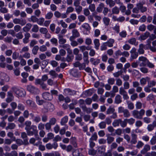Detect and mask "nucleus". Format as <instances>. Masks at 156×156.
<instances>
[{
  "label": "nucleus",
  "mask_w": 156,
  "mask_h": 156,
  "mask_svg": "<svg viewBox=\"0 0 156 156\" xmlns=\"http://www.w3.org/2000/svg\"><path fill=\"white\" fill-rule=\"evenodd\" d=\"M26 132L28 136H32L34 135L36 140H38L41 139L38 134V130L36 126L31 125L30 128L26 130Z\"/></svg>",
  "instance_id": "1"
},
{
  "label": "nucleus",
  "mask_w": 156,
  "mask_h": 156,
  "mask_svg": "<svg viewBox=\"0 0 156 156\" xmlns=\"http://www.w3.org/2000/svg\"><path fill=\"white\" fill-rule=\"evenodd\" d=\"M145 113V110L143 109H140L139 111L134 110L132 111V114L133 117L138 119H142Z\"/></svg>",
  "instance_id": "2"
},
{
  "label": "nucleus",
  "mask_w": 156,
  "mask_h": 156,
  "mask_svg": "<svg viewBox=\"0 0 156 156\" xmlns=\"http://www.w3.org/2000/svg\"><path fill=\"white\" fill-rule=\"evenodd\" d=\"M80 29L82 30L84 34H88L90 33L91 27L88 23H84L80 27Z\"/></svg>",
  "instance_id": "3"
},
{
  "label": "nucleus",
  "mask_w": 156,
  "mask_h": 156,
  "mask_svg": "<svg viewBox=\"0 0 156 156\" xmlns=\"http://www.w3.org/2000/svg\"><path fill=\"white\" fill-rule=\"evenodd\" d=\"M145 2L144 0H143L140 2L136 5L137 7L139 9L140 11L142 13L146 12L147 10V7L144 6L143 5L145 4Z\"/></svg>",
  "instance_id": "4"
},
{
  "label": "nucleus",
  "mask_w": 156,
  "mask_h": 156,
  "mask_svg": "<svg viewBox=\"0 0 156 156\" xmlns=\"http://www.w3.org/2000/svg\"><path fill=\"white\" fill-rule=\"evenodd\" d=\"M138 60V63L140 67L145 66L148 60L146 58L143 56L139 57Z\"/></svg>",
  "instance_id": "5"
},
{
  "label": "nucleus",
  "mask_w": 156,
  "mask_h": 156,
  "mask_svg": "<svg viewBox=\"0 0 156 156\" xmlns=\"http://www.w3.org/2000/svg\"><path fill=\"white\" fill-rule=\"evenodd\" d=\"M13 23L15 24H19L21 26H23L26 23V20L23 19L15 18L13 20Z\"/></svg>",
  "instance_id": "6"
},
{
  "label": "nucleus",
  "mask_w": 156,
  "mask_h": 156,
  "mask_svg": "<svg viewBox=\"0 0 156 156\" xmlns=\"http://www.w3.org/2000/svg\"><path fill=\"white\" fill-rule=\"evenodd\" d=\"M27 89L30 92L34 94L39 93V90L38 88L31 85H28Z\"/></svg>",
  "instance_id": "7"
},
{
  "label": "nucleus",
  "mask_w": 156,
  "mask_h": 156,
  "mask_svg": "<svg viewBox=\"0 0 156 156\" xmlns=\"http://www.w3.org/2000/svg\"><path fill=\"white\" fill-rule=\"evenodd\" d=\"M136 51V49L135 48H133L130 51L131 55L130 60V61H132L133 60L136 59L138 57V54Z\"/></svg>",
  "instance_id": "8"
},
{
  "label": "nucleus",
  "mask_w": 156,
  "mask_h": 156,
  "mask_svg": "<svg viewBox=\"0 0 156 156\" xmlns=\"http://www.w3.org/2000/svg\"><path fill=\"white\" fill-rule=\"evenodd\" d=\"M119 93L123 96V98L124 99L127 100L129 98V97L128 95L127 92L122 87L119 88Z\"/></svg>",
  "instance_id": "9"
},
{
  "label": "nucleus",
  "mask_w": 156,
  "mask_h": 156,
  "mask_svg": "<svg viewBox=\"0 0 156 156\" xmlns=\"http://www.w3.org/2000/svg\"><path fill=\"white\" fill-rule=\"evenodd\" d=\"M72 35L70 37V39H74L79 38L80 36L79 32L76 29H73L72 31Z\"/></svg>",
  "instance_id": "10"
},
{
  "label": "nucleus",
  "mask_w": 156,
  "mask_h": 156,
  "mask_svg": "<svg viewBox=\"0 0 156 156\" xmlns=\"http://www.w3.org/2000/svg\"><path fill=\"white\" fill-rule=\"evenodd\" d=\"M45 146L48 150H51L52 148L56 149L58 147V144L56 142H54L52 144L50 143H48L46 144Z\"/></svg>",
  "instance_id": "11"
},
{
  "label": "nucleus",
  "mask_w": 156,
  "mask_h": 156,
  "mask_svg": "<svg viewBox=\"0 0 156 156\" xmlns=\"http://www.w3.org/2000/svg\"><path fill=\"white\" fill-rule=\"evenodd\" d=\"M153 40H147V44L145 45V49H150L153 51H155L156 50L155 48L151 46V44L152 41Z\"/></svg>",
  "instance_id": "12"
},
{
  "label": "nucleus",
  "mask_w": 156,
  "mask_h": 156,
  "mask_svg": "<svg viewBox=\"0 0 156 156\" xmlns=\"http://www.w3.org/2000/svg\"><path fill=\"white\" fill-rule=\"evenodd\" d=\"M44 108L46 109V112L48 110L52 111L53 110L54 106L50 103H45L44 104Z\"/></svg>",
  "instance_id": "13"
},
{
  "label": "nucleus",
  "mask_w": 156,
  "mask_h": 156,
  "mask_svg": "<svg viewBox=\"0 0 156 156\" xmlns=\"http://www.w3.org/2000/svg\"><path fill=\"white\" fill-rule=\"evenodd\" d=\"M43 98L47 100H51L53 98L52 96L48 92H45L42 94Z\"/></svg>",
  "instance_id": "14"
},
{
  "label": "nucleus",
  "mask_w": 156,
  "mask_h": 156,
  "mask_svg": "<svg viewBox=\"0 0 156 156\" xmlns=\"http://www.w3.org/2000/svg\"><path fill=\"white\" fill-rule=\"evenodd\" d=\"M7 97L5 101L7 103L10 102L14 99V97L12 91H9L7 92Z\"/></svg>",
  "instance_id": "15"
},
{
  "label": "nucleus",
  "mask_w": 156,
  "mask_h": 156,
  "mask_svg": "<svg viewBox=\"0 0 156 156\" xmlns=\"http://www.w3.org/2000/svg\"><path fill=\"white\" fill-rule=\"evenodd\" d=\"M21 137L23 140V144L25 145L28 144V138L27 133L25 132H23L21 133Z\"/></svg>",
  "instance_id": "16"
},
{
  "label": "nucleus",
  "mask_w": 156,
  "mask_h": 156,
  "mask_svg": "<svg viewBox=\"0 0 156 156\" xmlns=\"http://www.w3.org/2000/svg\"><path fill=\"white\" fill-rule=\"evenodd\" d=\"M131 139L130 143L132 144H135L137 142V135L135 133H132L131 134Z\"/></svg>",
  "instance_id": "17"
},
{
  "label": "nucleus",
  "mask_w": 156,
  "mask_h": 156,
  "mask_svg": "<svg viewBox=\"0 0 156 156\" xmlns=\"http://www.w3.org/2000/svg\"><path fill=\"white\" fill-rule=\"evenodd\" d=\"M73 65L75 67H79L80 70L83 69L86 67V65L85 63L81 64L79 62H75L73 64Z\"/></svg>",
  "instance_id": "18"
},
{
  "label": "nucleus",
  "mask_w": 156,
  "mask_h": 156,
  "mask_svg": "<svg viewBox=\"0 0 156 156\" xmlns=\"http://www.w3.org/2000/svg\"><path fill=\"white\" fill-rule=\"evenodd\" d=\"M25 95L26 92L25 90L23 88H19L16 96L17 97H24Z\"/></svg>",
  "instance_id": "19"
},
{
  "label": "nucleus",
  "mask_w": 156,
  "mask_h": 156,
  "mask_svg": "<svg viewBox=\"0 0 156 156\" xmlns=\"http://www.w3.org/2000/svg\"><path fill=\"white\" fill-rule=\"evenodd\" d=\"M90 61L91 64L94 65H97L100 62L99 59H95L94 58H90Z\"/></svg>",
  "instance_id": "20"
},
{
  "label": "nucleus",
  "mask_w": 156,
  "mask_h": 156,
  "mask_svg": "<svg viewBox=\"0 0 156 156\" xmlns=\"http://www.w3.org/2000/svg\"><path fill=\"white\" fill-rule=\"evenodd\" d=\"M150 150V146L148 144H146L144 146L143 149L141 151V153L142 154H144Z\"/></svg>",
  "instance_id": "21"
},
{
  "label": "nucleus",
  "mask_w": 156,
  "mask_h": 156,
  "mask_svg": "<svg viewBox=\"0 0 156 156\" xmlns=\"http://www.w3.org/2000/svg\"><path fill=\"white\" fill-rule=\"evenodd\" d=\"M84 112H86L87 114L90 113L92 111V109L90 108H87L85 105L82 106L81 107Z\"/></svg>",
  "instance_id": "22"
},
{
  "label": "nucleus",
  "mask_w": 156,
  "mask_h": 156,
  "mask_svg": "<svg viewBox=\"0 0 156 156\" xmlns=\"http://www.w3.org/2000/svg\"><path fill=\"white\" fill-rule=\"evenodd\" d=\"M122 101V98L121 96L119 94L117 95L115 98V103L116 104H119Z\"/></svg>",
  "instance_id": "23"
},
{
  "label": "nucleus",
  "mask_w": 156,
  "mask_h": 156,
  "mask_svg": "<svg viewBox=\"0 0 156 156\" xmlns=\"http://www.w3.org/2000/svg\"><path fill=\"white\" fill-rule=\"evenodd\" d=\"M145 45H144L143 44H141L139 45V48L138 50V52L139 54H142L144 53V49H145Z\"/></svg>",
  "instance_id": "24"
},
{
  "label": "nucleus",
  "mask_w": 156,
  "mask_h": 156,
  "mask_svg": "<svg viewBox=\"0 0 156 156\" xmlns=\"http://www.w3.org/2000/svg\"><path fill=\"white\" fill-rule=\"evenodd\" d=\"M32 26L30 23H28L23 28V30L24 32H28L29 31Z\"/></svg>",
  "instance_id": "25"
},
{
  "label": "nucleus",
  "mask_w": 156,
  "mask_h": 156,
  "mask_svg": "<svg viewBox=\"0 0 156 156\" xmlns=\"http://www.w3.org/2000/svg\"><path fill=\"white\" fill-rule=\"evenodd\" d=\"M104 5L102 3H100L96 9V10L98 12H101L102 11L103 9L104 8Z\"/></svg>",
  "instance_id": "26"
},
{
  "label": "nucleus",
  "mask_w": 156,
  "mask_h": 156,
  "mask_svg": "<svg viewBox=\"0 0 156 156\" xmlns=\"http://www.w3.org/2000/svg\"><path fill=\"white\" fill-rule=\"evenodd\" d=\"M150 78L148 77H146L145 78H142L140 80V83L141 85H144L146 83L147 81L150 80Z\"/></svg>",
  "instance_id": "27"
},
{
  "label": "nucleus",
  "mask_w": 156,
  "mask_h": 156,
  "mask_svg": "<svg viewBox=\"0 0 156 156\" xmlns=\"http://www.w3.org/2000/svg\"><path fill=\"white\" fill-rule=\"evenodd\" d=\"M68 121V117L67 116H64L61 119L60 122V124L62 126L64 125Z\"/></svg>",
  "instance_id": "28"
},
{
  "label": "nucleus",
  "mask_w": 156,
  "mask_h": 156,
  "mask_svg": "<svg viewBox=\"0 0 156 156\" xmlns=\"http://www.w3.org/2000/svg\"><path fill=\"white\" fill-rule=\"evenodd\" d=\"M70 143L73 145L74 147H77V144L76 143V138L75 137H72L70 140Z\"/></svg>",
  "instance_id": "29"
},
{
  "label": "nucleus",
  "mask_w": 156,
  "mask_h": 156,
  "mask_svg": "<svg viewBox=\"0 0 156 156\" xmlns=\"http://www.w3.org/2000/svg\"><path fill=\"white\" fill-rule=\"evenodd\" d=\"M120 121L121 119H120L115 120L112 123L113 126L115 127L119 126Z\"/></svg>",
  "instance_id": "30"
},
{
  "label": "nucleus",
  "mask_w": 156,
  "mask_h": 156,
  "mask_svg": "<svg viewBox=\"0 0 156 156\" xmlns=\"http://www.w3.org/2000/svg\"><path fill=\"white\" fill-rule=\"evenodd\" d=\"M126 103L128 105V108L130 110H132L134 108V106L133 104L130 101H126Z\"/></svg>",
  "instance_id": "31"
},
{
  "label": "nucleus",
  "mask_w": 156,
  "mask_h": 156,
  "mask_svg": "<svg viewBox=\"0 0 156 156\" xmlns=\"http://www.w3.org/2000/svg\"><path fill=\"white\" fill-rule=\"evenodd\" d=\"M106 136L107 137L106 140L108 144H110L114 141V138L113 137L109 135H107Z\"/></svg>",
  "instance_id": "32"
},
{
  "label": "nucleus",
  "mask_w": 156,
  "mask_h": 156,
  "mask_svg": "<svg viewBox=\"0 0 156 156\" xmlns=\"http://www.w3.org/2000/svg\"><path fill=\"white\" fill-rule=\"evenodd\" d=\"M106 4L108 5L111 8L113 7L115 5V2L113 0H106Z\"/></svg>",
  "instance_id": "33"
},
{
  "label": "nucleus",
  "mask_w": 156,
  "mask_h": 156,
  "mask_svg": "<svg viewBox=\"0 0 156 156\" xmlns=\"http://www.w3.org/2000/svg\"><path fill=\"white\" fill-rule=\"evenodd\" d=\"M31 122L30 121L27 120L25 121V129L26 131L30 128L31 126Z\"/></svg>",
  "instance_id": "34"
},
{
  "label": "nucleus",
  "mask_w": 156,
  "mask_h": 156,
  "mask_svg": "<svg viewBox=\"0 0 156 156\" xmlns=\"http://www.w3.org/2000/svg\"><path fill=\"white\" fill-rule=\"evenodd\" d=\"M16 125L13 123H9L7 126L6 127V129L8 130L9 129H14L16 127Z\"/></svg>",
  "instance_id": "35"
},
{
  "label": "nucleus",
  "mask_w": 156,
  "mask_h": 156,
  "mask_svg": "<svg viewBox=\"0 0 156 156\" xmlns=\"http://www.w3.org/2000/svg\"><path fill=\"white\" fill-rule=\"evenodd\" d=\"M57 23L58 25H61V26L64 28H66L67 27V25L63 20H61L58 22Z\"/></svg>",
  "instance_id": "36"
},
{
  "label": "nucleus",
  "mask_w": 156,
  "mask_h": 156,
  "mask_svg": "<svg viewBox=\"0 0 156 156\" xmlns=\"http://www.w3.org/2000/svg\"><path fill=\"white\" fill-rule=\"evenodd\" d=\"M127 123H128L130 125H133L135 122V119L133 118H131L129 119H126Z\"/></svg>",
  "instance_id": "37"
},
{
  "label": "nucleus",
  "mask_w": 156,
  "mask_h": 156,
  "mask_svg": "<svg viewBox=\"0 0 156 156\" xmlns=\"http://www.w3.org/2000/svg\"><path fill=\"white\" fill-rule=\"evenodd\" d=\"M49 74L52 76V78H56L58 76V74L54 70H51L49 72Z\"/></svg>",
  "instance_id": "38"
},
{
  "label": "nucleus",
  "mask_w": 156,
  "mask_h": 156,
  "mask_svg": "<svg viewBox=\"0 0 156 156\" xmlns=\"http://www.w3.org/2000/svg\"><path fill=\"white\" fill-rule=\"evenodd\" d=\"M127 125V122L126 120V119H124L123 121L121 119V121H120V125L122 127H125Z\"/></svg>",
  "instance_id": "39"
},
{
  "label": "nucleus",
  "mask_w": 156,
  "mask_h": 156,
  "mask_svg": "<svg viewBox=\"0 0 156 156\" xmlns=\"http://www.w3.org/2000/svg\"><path fill=\"white\" fill-rule=\"evenodd\" d=\"M53 16V14L51 12H48L45 15V18L46 19H51Z\"/></svg>",
  "instance_id": "40"
},
{
  "label": "nucleus",
  "mask_w": 156,
  "mask_h": 156,
  "mask_svg": "<svg viewBox=\"0 0 156 156\" xmlns=\"http://www.w3.org/2000/svg\"><path fill=\"white\" fill-rule=\"evenodd\" d=\"M156 84V82L154 80L151 81L148 80V86L149 87H151L155 86Z\"/></svg>",
  "instance_id": "41"
},
{
  "label": "nucleus",
  "mask_w": 156,
  "mask_h": 156,
  "mask_svg": "<svg viewBox=\"0 0 156 156\" xmlns=\"http://www.w3.org/2000/svg\"><path fill=\"white\" fill-rule=\"evenodd\" d=\"M123 116L125 118H129L130 116V114L129 110L126 109L123 113Z\"/></svg>",
  "instance_id": "42"
},
{
  "label": "nucleus",
  "mask_w": 156,
  "mask_h": 156,
  "mask_svg": "<svg viewBox=\"0 0 156 156\" xmlns=\"http://www.w3.org/2000/svg\"><path fill=\"white\" fill-rule=\"evenodd\" d=\"M155 124H153V123L152 124H149L147 126V129L149 131H151L153 130L155 127Z\"/></svg>",
  "instance_id": "43"
},
{
  "label": "nucleus",
  "mask_w": 156,
  "mask_h": 156,
  "mask_svg": "<svg viewBox=\"0 0 156 156\" xmlns=\"http://www.w3.org/2000/svg\"><path fill=\"white\" fill-rule=\"evenodd\" d=\"M104 23L106 26H108L110 21V19L108 17H104L103 19Z\"/></svg>",
  "instance_id": "44"
},
{
  "label": "nucleus",
  "mask_w": 156,
  "mask_h": 156,
  "mask_svg": "<svg viewBox=\"0 0 156 156\" xmlns=\"http://www.w3.org/2000/svg\"><path fill=\"white\" fill-rule=\"evenodd\" d=\"M115 111V109L114 108L110 107L107 109L106 113L107 114H110L113 113Z\"/></svg>",
  "instance_id": "45"
},
{
  "label": "nucleus",
  "mask_w": 156,
  "mask_h": 156,
  "mask_svg": "<svg viewBox=\"0 0 156 156\" xmlns=\"http://www.w3.org/2000/svg\"><path fill=\"white\" fill-rule=\"evenodd\" d=\"M44 21V18L41 17L38 19V20L37 22L38 25L42 26Z\"/></svg>",
  "instance_id": "46"
},
{
  "label": "nucleus",
  "mask_w": 156,
  "mask_h": 156,
  "mask_svg": "<svg viewBox=\"0 0 156 156\" xmlns=\"http://www.w3.org/2000/svg\"><path fill=\"white\" fill-rule=\"evenodd\" d=\"M74 56L72 54L68 55L66 57V61L68 62H71L73 59Z\"/></svg>",
  "instance_id": "47"
},
{
  "label": "nucleus",
  "mask_w": 156,
  "mask_h": 156,
  "mask_svg": "<svg viewBox=\"0 0 156 156\" xmlns=\"http://www.w3.org/2000/svg\"><path fill=\"white\" fill-rule=\"evenodd\" d=\"M150 143L151 145H153L156 144V136H154L150 140Z\"/></svg>",
  "instance_id": "48"
},
{
  "label": "nucleus",
  "mask_w": 156,
  "mask_h": 156,
  "mask_svg": "<svg viewBox=\"0 0 156 156\" xmlns=\"http://www.w3.org/2000/svg\"><path fill=\"white\" fill-rule=\"evenodd\" d=\"M72 154L73 156H79L80 155V153L79 149L75 150L73 151Z\"/></svg>",
  "instance_id": "49"
},
{
  "label": "nucleus",
  "mask_w": 156,
  "mask_h": 156,
  "mask_svg": "<svg viewBox=\"0 0 156 156\" xmlns=\"http://www.w3.org/2000/svg\"><path fill=\"white\" fill-rule=\"evenodd\" d=\"M19 88L15 87H13L11 88V90L10 91H12V92L14 93L16 95L17 94Z\"/></svg>",
  "instance_id": "50"
},
{
  "label": "nucleus",
  "mask_w": 156,
  "mask_h": 156,
  "mask_svg": "<svg viewBox=\"0 0 156 156\" xmlns=\"http://www.w3.org/2000/svg\"><path fill=\"white\" fill-rule=\"evenodd\" d=\"M40 87L43 90H48L49 88L48 87L47 85L44 82L40 85Z\"/></svg>",
  "instance_id": "51"
},
{
  "label": "nucleus",
  "mask_w": 156,
  "mask_h": 156,
  "mask_svg": "<svg viewBox=\"0 0 156 156\" xmlns=\"http://www.w3.org/2000/svg\"><path fill=\"white\" fill-rule=\"evenodd\" d=\"M41 118L39 115H37L34 117L33 118V121L36 123H38L40 121Z\"/></svg>",
  "instance_id": "52"
},
{
  "label": "nucleus",
  "mask_w": 156,
  "mask_h": 156,
  "mask_svg": "<svg viewBox=\"0 0 156 156\" xmlns=\"http://www.w3.org/2000/svg\"><path fill=\"white\" fill-rule=\"evenodd\" d=\"M17 108L18 110L23 111L25 109V106L21 103H19L18 105Z\"/></svg>",
  "instance_id": "53"
},
{
  "label": "nucleus",
  "mask_w": 156,
  "mask_h": 156,
  "mask_svg": "<svg viewBox=\"0 0 156 156\" xmlns=\"http://www.w3.org/2000/svg\"><path fill=\"white\" fill-rule=\"evenodd\" d=\"M7 136L9 138H11L13 141H15L16 138L14 136L13 133L12 132H9L7 134Z\"/></svg>",
  "instance_id": "54"
},
{
  "label": "nucleus",
  "mask_w": 156,
  "mask_h": 156,
  "mask_svg": "<svg viewBox=\"0 0 156 156\" xmlns=\"http://www.w3.org/2000/svg\"><path fill=\"white\" fill-rule=\"evenodd\" d=\"M135 106L136 109H140L142 107V103L140 101H137L135 104Z\"/></svg>",
  "instance_id": "55"
},
{
  "label": "nucleus",
  "mask_w": 156,
  "mask_h": 156,
  "mask_svg": "<svg viewBox=\"0 0 156 156\" xmlns=\"http://www.w3.org/2000/svg\"><path fill=\"white\" fill-rule=\"evenodd\" d=\"M108 84L112 85H113L115 82V79L113 78H109L107 81Z\"/></svg>",
  "instance_id": "56"
},
{
  "label": "nucleus",
  "mask_w": 156,
  "mask_h": 156,
  "mask_svg": "<svg viewBox=\"0 0 156 156\" xmlns=\"http://www.w3.org/2000/svg\"><path fill=\"white\" fill-rule=\"evenodd\" d=\"M150 35V33L148 32H146L145 33L141 35V39H145L148 37Z\"/></svg>",
  "instance_id": "57"
},
{
  "label": "nucleus",
  "mask_w": 156,
  "mask_h": 156,
  "mask_svg": "<svg viewBox=\"0 0 156 156\" xmlns=\"http://www.w3.org/2000/svg\"><path fill=\"white\" fill-rule=\"evenodd\" d=\"M8 12V9L5 7H3L0 8V12L1 13L5 14L7 13Z\"/></svg>",
  "instance_id": "58"
},
{
  "label": "nucleus",
  "mask_w": 156,
  "mask_h": 156,
  "mask_svg": "<svg viewBox=\"0 0 156 156\" xmlns=\"http://www.w3.org/2000/svg\"><path fill=\"white\" fill-rule=\"evenodd\" d=\"M43 82L41 79L36 78L35 79L34 83L36 85L39 84L40 85Z\"/></svg>",
  "instance_id": "59"
},
{
  "label": "nucleus",
  "mask_w": 156,
  "mask_h": 156,
  "mask_svg": "<svg viewBox=\"0 0 156 156\" xmlns=\"http://www.w3.org/2000/svg\"><path fill=\"white\" fill-rule=\"evenodd\" d=\"M140 71L144 73H148V69L144 66L140 68Z\"/></svg>",
  "instance_id": "60"
},
{
  "label": "nucleus",
  "mask_w": 156,
  "mask_h": 156,
  "mask_svg": "<svg viewBox=\"0 0 156 156\" xmlns=\"http://www.w3.org/2000/svg\"><path fill=\"white\" fill-rule=\"evenodd\" d=\"M119 27H120L119 25L116 24L114 27H112V29L117 33H118L120 31Z\"/></svg>",
  "instance_id": "61"
},
{
  "label": "nucleus",
  "mask_w": 156,
  "mask_h": 156,
  "mask_svg": "<svg viewBox=\"0 0 156 156\" xmlns=\"http://www.w3.org/2000/svg\"><path fill=\"white\" fill-rule=\"evenodd\" d=\"M21 29V27L20 26L18 25H16L14 27V30L16 32L20 31Z\"/></svg>",
  "instance_id": "62"
},
{
  "label": "nucleus",
  "mask_w": 156,
  "mask_h": 156,
  "mask_svg": "<svg viewBox=\"0 0 156 156\" xmlns=\"http://www.w3.org/2000/svg\"><path fill=\"white\" fill-rule=\"evenodd\" d=\"M76 7H75V9L76 10V11L77 12V13L79 14L80 13V12L82 11V7L80 6L79 5H78V6H75Z\"/></svg>",
  "instance_id": "63"
},
{
  "label": "nucleus",
  "mask_w": 156,
  "mask_h": 156,
  "mask_svg": "<svg viewBox=\"0 0 156 156\" xmlns=\"http://www.w3.org/2000/svg\"><path fill=\"white\" fill-rule=\"evenodd\" d=\"M39 31L41 33L44 34H46L48 32L47 29L44 27L41 28L39 29Z\"/></svg>",
  "instance_id": "64"
}]
</instances>
